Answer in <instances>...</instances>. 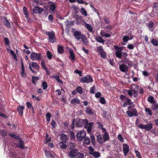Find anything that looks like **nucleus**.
Listing matches in <instances>:
<instances>
[{"mask_svg": "<svg viewBox=\"0 0 158 158\" xmlns=\"http://www.w3.org/2000/svg\"><path fill=\"white\" fill-rule=\"evenodd\" d=\"M152 128V123L148 124L145 125V129L147 131H149Z\"/></svg>", "mask_w": 158, "mask_h": 158, "instance_id": "obj_25", "label": "nucleus"}, {"mask_svg": "<svg viewBox=\"0 0 158 158\" xmlns=\"http://www.w3.org/2000/svg\"><path fill=\"white\" fill-rule=\"evenodd\" d=\"M39 79V78L38 77L33 76L32 78V82L33 83H35V81L38 80Z\"/></svg>", "mask_w": 158, "mask_h": 158, "instance_id": "obj_58", "label": "nucleus"}, {"mask_svg": "<svg viewBox=\"0 0 158 158\" xmlns=\"http://www.w3.org/2000/svg\"><path fill=\"white\" fill-rule=\"evenodd\" d=\"M9 135L12 138H14L16 139H19V137L16 135L10 133L9 134Z\"/></svg>", "mask_w": 158, "mask_h": 158, "instance_id": "obj_42", "label": "nucleus"}, {"mask_svg": "<svg viewBox=\"0 0 158 158\" xmlns=\"http://www.w3.org/2000/svg\"><path fill=\"white\" fill-rule=\"evenodd\" d=\"M96 40L98 42L102 44H104L105 40L103 39L102 37L100 36H97L95 38Z\"/></svg>", "mask_w": 158, "mask_h": 158, "instance_id": "obj_17", "label": "nucleus"}, {"mask_svg": "<svg viewBox=\"0 0 158 158\" xmlns=\"http://www.w3.org/2000/svg\"><path fill=\"white\" fill-rule=\"evenodd\" d=\"M100 35L102 36V37H109L111 35L110 34H109L108 33H106L105 32H102V31H101L100 32Z\"/></svg>", "mask_w": 158, "mask_h": 158, "instance_id": "obj_30", "label": "nucleus"}, {"mask_svg": "<svg viewBox=\"0 0 158 158\" xmlns=\"http://www.w3.org/2000/svg\"><path fill=\"white\" fill-rule=\"evenodd\" d=\"M23 11L24 14L25 15V17L28 18L29 14L27 9L25 7H24L23 8Z\"/></svg>", "mask_w": 158, "mask_h": 158, "instance_id": "obj_27", "label": "nucleus"}, {"mask_svg": "<svg viewBox=\"0 0 158 158\" xmlns=\"http://www.w3.org/2000/svg\"><path fill=\"white\" fill-rule=\"evenodd\" d=\"M91 140L93 144L94 145L95 143V137L92 134H90Z\"/></svg>", "mask_w": 158, "mask_h": 158, "instance_id": "obj_44", "label": "nucleus"}, {"mask_svg": "<svg viewBox=\"0 0 158 158\" xmlns=\"http://www.w3.org/2000/svg\"><path fill=\"white\" fill-rule=\"evenodd\" d=\"M0 134L3 136L4 137L6 135L7 133L4 130H0Z\"/></svg>", "mask_w": 158, "mask_h": 158, "instance_id": "obj_49", "label": "nucleus"}, {"mask_svg": "<svg viewBox=\"0 0 158 158\" xmlns=\"http://www.w3.org/2000/svg\"><path fill=\"white\" fill-rule=\"evenodd\" d=\"M128 109V110L126 111V113L129 117H131L133 116H138V112L135 108L134 105L129 106Z\"/></svg>", "mask_w": 158, "mask_h": 158, "instance_id": "obj_1", "label": "nucleus"}, {"mask_svg": "<svg viewBox=\"0 0 158 158\" xmlns=\"http://www.w3.org/2000/svg\"><path fill=\"white\" fill-rule=\"evenodd\" d=\"M73 34L74 37L77 40L81 39L84 35L82 34L80 31H74Z\"/></svg>", "mask_w": 158, "mask_h": 158, "instance_id": "obj_7", "label": "nucleus"}, {"mask_svg": "<svg viewBox=\"0 0 158 158\" xmlns=\"http://www.w3.org/2000/svg\"><path fill=\"white\" fill-rule=\"evenodd\" d=\"M31 65L33 67L35 68L38 71L39 70V66L35 62H32Z\"/></svg>", "mask_w": 158, "mask_h": 158, "instance_id": "obj_24", "label": "nucleus"}, {"mask_svg": "<svg viewBox=\"0 0 158 158\" xmlns=\"http://www.w3.org/2000/svg\"><path fill=\"white\" fill-rule=\"evenodd\" d=\"M60 138H61V140H67V135L64 134H62L60 135Z\"/></svg>", "mask_w": 158, "mask_h": 158, "instance_id": "obj_50", "label": "nucleus"}, {"mask_svg": "<svg viewBox=\"0 0 158 158\" xmlns=\"http://www.w3.org/2000/svg\"><path fill=\"white\" fill-rule=\"evenodd\" d=\"M151 43L154 46H158V40L156 39H153L151 41Z\"/></svg>", "mask_w": 158, "mask_h": 158, "instance_id": "obj_31", "label": "nucleus"}, {"mask_svg": "<svg viewBox=\"0 0 158 158\" xmlns=\"http://www.w3.org/2000/svg\"><path fill=\"white\" fill-rule=\"evenodd\" d=\"M152 108L154 110H156L158 109V104L154 102L152 105Z\"/></svg>", "mask_w": 158, "mask_h": 158, "instance_id": "obj_32", "label": "nucleus"}, {"mask_svg": "<svg viewBox=\"0 0 158 158\" xmlns=\"http://www.w3.org/2000/svg\"><path fill=\"white\" fill-rule=\"evenodd\" d=\"M30 58L32 61H34L36 60H39L41 58V54L40 53L37 54L33 52L30 55Z\"/></svg>", "mask_w": 158, "mask_h": 158, "instance_id": "obj_4", "label": "nucleus"}, {"mask_svg": "<svg viewBox=\"0 0 158 158\" xmlns=\"http://www.w3.org/2000/svg\"><path fill=\"white\" fill-rule=\"evenodd\" d=\"M94 125V123L93 122H90L85 124V127L87 129V131L88 133H90L91 130Z\"/></svg>", "mask_w": 158, "mask_h": 158, "instance_id": "obj_10", "label": "nucleus"}, {"mask_svg": "<svg viewBox=\"0 0 158 158\" xmlns=\"http://www.w3.org/2000/svg\"><path fill=\"white\" fill-rule=\"evenodd\" d=\"M47 54L48 58L49 60L51 59L52 55L51 52L49 51H48L47 52Z\"/></svg>", "mask_w": 158, "mask_h": 158, "instance_id": "obj_56", "label": "nucleus"}, {"mask_svg": "<svg viewBox=\"0 0 158 158\" xmlns=\"http://www.w3.org/2000/svg\"><path fill=\"white\" fill-rule=\"evenodd\" d=\"M47 35L48 36L49 39L50 41L52 43H54L56 40L54 32L52 33L49 32H47L46 33Z\"/></svg>", "mask_w": 158, "mask_h": 158, "instance_id": "obj_6", "label": "nucleus"}, {"mask_svg": "<svg viewBox=\"0 0 158 158\" xmlns=\"http://www.w3.org/2000/svg\"><path fill=\"white\" fill-rule=\"evenodd\" d=\"M51 116V114L50 113L48 112L46 114V117L47 118V120L48 122H49L50 121Z\"/></svg>", "mask_w": 158, "mask_h": 158, "instance_id": "obj_47", "label": "nucleus"}, {"mask_svg": "<svg viewBox=\"0 0 158 158\" xmlns=\"http://www.w3.org/2000/svg\"><path fill=\"white\" fill-rule=\"evenodd\" d=\"M82 19V17L79 15H77L76 17V23L77 24H78L79 23V20Z\"/></svg>", "mask_w": 158, "mask_h": 158, "instance_id": "obj_46", "label": "nucleus"}, {"mask_svg": "<svg viewBox=\"0 0 158 158\" xmlns=\"http://www.w3.org/2000/svg\"><path fill=\"white\" fill-rule=\"evenodd\" d=\"M81 39V40L83 44L85 45H86L88 43V40L84 35L82 37Z\"/></svg>", "mask_w": 158, "mask_h": 158, "instance_id": "obj_23", "label": "nucleus"}, {"mask_svg": "<svg viewBox=\"0 0 158 158\" xmlns=\"http://www.w3.org/2000/svg\"><path fill=\"white\" fill-rule=\"evenodd\" d=\"M100 54L101 55V57L104 59H105L106 57V54L105 53V52H104V51L101 52Z\"/></svg>", "mask_w": 158, "mask_h": 158, "instance_id": "obj_62", "label": "nucleus"}, {"mask_svg": "<svg viewBox=\"0 0 158 158\" xmlns=\"http://www.w3.org/2000/svg\"><path fill=\"white\" fill-rule=\"evenodd\" d=\"M45 152L46 156L47 157H54L52 155V154L49 152L47 151V150H45Z\"/></svg>", "mask_w": 158, "mask_h": 158, "instance_id": "obj_39", "label": "nucleus"}, {"mask_svg": "<svg viewBox=\"0 0 158 158\" xmlns=\"http://www.w3.org/2000/svg\"><path fill=\"white\" fill-rule=\"evenodd\" d=\"M100 102L102 104L106 103V102L105 98L103 97H101L100 99Z\"/></svg>", "mask_w": 158, "mask_h": 158, "instance_id": "obj_61", "label": "nucleus"}, {"mask_svg": "<svg viewBox=\"0 0 158 158\" xmlns=\"http://www.w3.org/2000/svg\"><path fill=\"white\" fill-rule=\"evenodd\" d=\"M147 100L150 103H154L153 102V97L152 96L148 97V98Z\"/></svg>", "mask_w": 158, "mask_h": 158, "instance_id": "obj_48", "label": "nucleus"}, {"mask_svg": "<svg viewBox=\"0 0 158 158\" xmlns=\"http://www.w3.org/2000/svg\"><path fill=\"white\" fill-rule=\"evenodd\" d=\"M23 141L21 139L20 140L19 143L17 144V147L23 149L24 148L23 146Z\"/></svg>", "mask_w": 158, "mask_h": 158, "instance_id": "obj_33", "label": "nucleus"}, {"mask_svg": "<svg viewBox=\"0 0 158 158\" xmlns=\"http://www.w3.org/2000/svg\"><path fill=\"white\" fill-rule=\"evenodd\" d=\"M41 64L42 67L45 70H47V68L45 67L44 65V60H42L41 61Z\"/></svg>", "mask_w": 158, "mask_h": 158, "instance_id": "obj_60", "label": "nucleus"}, {"mask_svg": "<svg viewBox=\"0 0 158 158\" xmlns=\"http://www.w3.org/2000/svg\"><path fill=\"white\" fill-rule=\"evenodd\" d=\"M43 11V9L42 8L39 6L35 7L33 9V12L34 13L39 14H41Z\"/></svg>", "mask_w": 158, "mask_h": 158, "instance_id": "obj_13", "label": "nucleus"}, {"mask_svg": "<svg viewBox=\"0 0 158 158\" xmlns=\"http://www.w3.org/2000/svg\"><path fill=\"white\" fill-rule=\"evenodd\" d=\"M71 103L73 104H79L80 101L77 98H74L71 101Z\"/></svg>", "mask_w": 158, "mask_h": 158, "instance_id": "obj_18", "label": "nucleus"}, {"mask_svg": "<svg viewBox=\"0 0 158 158\" xmlns=\"http://www.w3.org/2000/svg\"><path fill=\"white\" fill-rule=\"evenodd\" d=\"M145 111L147 114L150 116H151L152 114L151 110L148 108H145Z\"/></svg>", "mask_w": 158, "mask_h": 158, "instance_id": "obj_34", "label": "nucleus"}, {"mask_svg": "<svg viewBox=\"0 0 158 158\" xmlns=\"http://www.w3.org/2000/svg\"><path fill=\"white\" fill-rule=\"evenodd\" d=\"M17 111L18 112L19 115L22 116L23 114V110L24 109V106H21L19 105L17 108Z\"/></svg>", "mask_w": 158, "mask_h": 158, "instance_id": "obj_16", "label": "nucleus"}, {"mask_svg": "<svg viewBox=\"0 0 158 158\" xmlns=\"http://www.w3.org/2000/svg\"><path fill=\"white\" fill-rule=\"evenodd\" d=\"M83 154L78 152L75 158H83Z\"/></svg>", "mask_w": 158, "mask_h": 158, "instance_id": "obj_37", "label": "nucleus"}, {"mask_svg": "<svg viewBox=\"0 0 158 158\" xmlns=\"http://www.w3.org/2000/svg\"><path fill=\"white\" fill-rule=\"evenodd\" d=\"M95 86L94 85L91 87L90 89V92L92 94H94L95 92Z\"/></svg>", "mask_w": 158, "mask_h": 158, "instance_id": "obj_53", "label": "nucleus"}, {"mask_svg": "<svg viewBox=\"0 0 158 158\" xmlns=\"http://www.w3.org/2000/svg\"><path fill=\"white\" fill-rule=\"evenodd\" d=\"M26 104L28 108L29 109H31L33 111V112L34 113V109L33 107L32 106V105L31 103L29 102H27L26 103Z\"/></svg>", "mask_w": 158, "mask_h": 158, "instance_id": "obj_43", "label": "nucleus"}, {"mask_svg": "<svg viewBox=\"0 0 158 158\" xmlns=\"http://www.w3.org/2000/svg\"><path fill=\"white\" fill-rule=\"evenodd\" d=\"M53 77L56 79V80L59 83H60L61 84H62V81L60 79L59 77V76L57 75H55Z\"/></svg>", "mask_w": 158, "mask_h": 158, "instance_id": "obj_52", "label": "nucleus"}, {"mask_svg": "<svg viewBox=\"0 0 158 158\" xmlns=\"http://www.w3.org/2000/svg\"><path fill=\"white\" fill-rule=\"evenodd\" d=\"M85 27L87 28L90 31H93V28L92 26L89 24L86 23L84 21Z\"/></svg>", "mask_w": 158, "mask_h": 158, "instance_id": "obj_20", "label": "nucleus"}, {"mask_svg": "<svg viewBox=\"0 0 158 158\" xmlns=\"http://www.w3.org/2000/svg\"><path fill=\"white\" fill-rule=\"evenodd\" d=\"M97 51L100 53L104 51L103 47L102 46L98 47L97 48Z\"/></svg>", "mask_w": 158, "mask_h": 158, "instance_id": "obj_41", "label": "nucleus"}, {"mask_svg": "<svg viewBox=\"0 0 158 158\" xmlns=\"http://www.w3.org/2000/svg\"><path fill=\"white\" fill-rule=\"evenodd\" d=\"M66 24L67 26H72L73 24V21L69 22L68 20L66 22Z\"/></svg>", "mask_w": 158, "mask_h": 158, "instance_id": "obj_63", "label": "nucleus"}, {"mask_svg": "<svg viewBox=\"0 0 158 158\" xmlns=\"http://www.w3.org/2000/svg\"><path fill=\"white\" fill-rule=\"evenodd\" d=\"M52 3L49 6V9L52 11H54L56 7V5L55 3L51 2Z\"/></svg>", "mask_w": 158, "mask_h": 158, "instance_id": "obj_21", "label": "nucleus"}, {"mask_svg": "<svg viewBox=\"0 0 158 158\" xmlns=\"http://www.w3.org/2000/svg\"><path fill=\"white\" fill-rule=\"evenodd\" d=\"M121 62L124 64H127L130 67L132 65V62L128 60V59L126 57H125V58L123 59L121 61Z\"/></svg>", "mask_w": 158, "mask_h": 158, "instance_id": "obj_14", "label": "nucleus"}, {"mask_svg": "<svg viewBox=\"0 0 158 158\" xmlns=\"http://www.w3.org/2000/svg\"><path fill=\"white\" fill-rule=\"evenodd\" d=\"M89 154L91 155H93V156L95 158H97L99 157L100 156V154L97 152H89Z\"/></svg>", "mask_w": 158, "mask_h": 158, "instance_id": "obj_19", "label": "nucleus"}, {"mask_svg": "<svg viewBox=\"0 0 158 158\" xmlns=\"http://www.w3.org/2000/svg\"><path fill=\"white\" fill-rule=\"evenodd\" d=\"M103 139L104 142H105L109 139V135L107 132L105 133L103 136Z\"/></svg>", "mask_w": 158, "mask_h": 158, "instance_id": "obj_26", "label": "nucleus"}, {"mask_svg": "<svg viewBox=\"0 0 158 158\" xmlns=\"http://www.w3.org/2000/svg\"><path fill=\"white\" fill-rule=\"evenodd\" d=\"M123 151L124 156H127V153L129 151V147L127 144L125 143L123 144Z\"/></svg>", "mask_w": 158, "mask_h": 158, "instance_id": "obj_12", "label": "nucleus"}, {"mask_svg": "<svg viewBox=\"0 0 158 158\" xmlns=\"http://www.w3.org/2000/svg\"><path fill=\"white\" fill-rule=\"evenodd\" d=\"M64 49L63 47L61 46L58 45L57 47L58 52L59 53H62L64 52Z\"/></svg>", "mask_w": 158, "mask_h": 158, "instance_id": "obj_28", "label": "nucleus"}, {"mask_svg": "<svg viewBox=\"0 0 158 158\" xmlns=\"http://www.w3.org/2000/svg\"><path fill=\"white\" fill-rule=\"evenodd\" d=\"M118 139L119 140L122 142L124 141V139L121 134H119L117 136Z\"/></svg>", "mask_w": 158, "mask_h": 158, "instance_id": "obj_55", "label": "nucleus"}, {"mask_svg": "<svg viewBox=\"0 0 158 158\" xmlns=\"http://www.w3.org/2000/svg\"><path fill=\"white\" fill-rule=\"evenodd\" d=\"M78 151L77 149H73L69 152V156L71 158H75L78 152Z\"/></svg>", "mask_w": 158, "mask_h": 158, "instance_id": "obj_9", "label": "nucleus"}, {"mask_svg": "<svg viewBox=\"0 0 158 158\" xmlns=\"http://www.w3.org/2000/svg\"><path fill=\"white\" fill-rule=\"evenodd\" d=\"M69 53H70V56L69 58H70L73 61H74L75 60V56L73 52V50H69Z\"/></svg>", "mask_w": 158, "mask_h": 158, "instance_id": "obj_22", "label": "nucleus"}, {"mask_svg": "<svg viewBox=\"0 0 158 158\" xmlns=\"http://www.w3.org/2000/svg\"><path fill=\"white\" fill-rule=\"evenodd\" d=\"M97 140L100 143L103 142L102 137L100 135H99L97 136Z\"/></svg>", "mask_w": 158, "mask_h": 158, "instance_id": "obj_40", "label": "nucleus"}, {"mask_svg": "<svg viewBox=\"0 0 158 158\" xmlns=\"http://www.w3.org/2000/svg\"><path fill=\"white\" fill-rule=\"evenodd\" d=\"M42 86L43 87L44 89H47L48 87V85L47 83L45 81H44L42 82Z\"/></svg>", "mask_w": 158, "mask_h": 158, "instance_id": "obj_54", "label": "nucleus"}, {"mask_svg": "<svg viewBox=\"0 0 158 158\" xmlns=\"http://www.w3.org/2000/svg\"><path fill=\"white\" fill-rule=\"evenodd\" d=\"M80 11L82 15L85 16H86L87 15V12L84 8H81Z\"/></svg>", "mask_w": 158, "mask_h": 158, "instance_id": "obj_29", "label": "nucleus"}, {"mask_svg": "<svg viewBox=\"0 0 158 158\" xmlns=\"http://www.w3.org/2000/svg\"><path fill=\"white\" fill-rule=\"evenodd\" d=\"M81 82L88 83L93 81L92 77L90 75H87L86 77H84L81 78L80 80Z\"/></svg>", "mask_w": 158, "mask_h": 158, "instance_id": "obj_3", "label": "nucleus"}, {"mask_svg": "<svg viewBox=\"0 0 158 158\" xmlns=\"http://www.w3.org/2000/svg\"><path fill=\"white\" fill-rule=\"evenodd\" d=\"M51 125L53 128H55L56 127V124L54 119H52V121Z\"/></svg>", "mask_w": 158, "mask_h": 158, "instance_id": "obj_57", "label": "nucleus"}, {"mask_svg": "<svg viewBox=\"0 0 158 158\" xmlns=\"http://www.w3.org/2000/svg\"><path fill=\"white\" fill-rule=\"evenodd\" d=\"M85 111L87 114L89 115H93L95 113L94 110L89 106L86 107Z\"/></svg>", "mask_w": 158, "mask_h": 158, "instance_id": "obj_11", "label": "nucleus"}, {"mask_svg": "<svg viewBox=\"0 0 158 158\" xmlns=\"http://www.w3.org/2000/svg\"><path fill=\"white\" fill-rule=\"evenodd\" d=\"M88 121L87 119H82L79 120L78 122L76 123V125L77 127H82L83 125L85 126V124L88 123Z\"/></svg>", "mask_w": 158, "mask_h": 158, "instance_id": "obj_5", "label": "nucleus"}, {"mask_svg": "<svg viewBox=\"0 0 158 158\" xmlns=\"http://www.w3.org/2000/svg\"><path fill=\"white\" fill-rule=\"evenodd\" d=\"M123 52H120L118 51H116L115 52V54L116 56L118 58H121Z\"/></svg>", "mask_w": 158, "mask_h": 158, "instance_id": "obj_36", "label": "nucleus"}, {"mask_svg": "<svg viewBox=\"0 0 158 158\" xmlns=\"http://www.w3.org/2000/svg\"><path fill=\"white\" fill-rule=\"evenodd\" d=\"M22 72L21 73L22 77H23L25 78L26 77V75L25 73L24 69H21Z\"/></svg>", "mask_w": 158, "mask_h": 158, "instance_id": "obj_59", "label": "nucleus"}, {"mask_svg": "<svg viewBox=\"0 0 158 158\" xmlns=\"http://www.w3.org/2000/svg\"><path fill=\"white\" fill-rule=\"evenodd\" d=\"M84 143L86 144H89L90 143V140L89 138L85 137L84 138Z\"/></svg>", "mask_w": 158, "mask_h": 158, "instance_id": "obj_38", "label": "nucleus"}, {"mask_svg": "<svg viewBox=\"0 0 158 158\" xmlns=\"http://www.w3.org/2000/svg\"><path fill=\"white\" fill-rule=\"evenodd\" d=\"M59 145L60 148L62 149L66 148L67 147V143L66 141H61L59 143Z\"/></svg>", "mask_w": 158, "mask_h": 158, "instance_id": "obj_15", "label": "nucleus"}, {"mask_svg": "<svg viewBox=\"0 0 158 158\" xmlns=\"http://www.w3.org/2000/svg\"><path fill=\"white\" fill-rule=\"evenodd\" d=\"M129 40V37L127 36H125L123 38V42H127Z\"/></svg>", "mask_w": 158, "mask_h": 158, "instance_id": "obj_64", "label": "nucleus"}, {"mask_svg": "<svg viewBox=\"0 0 158 158\" xmlns=\"http://www.w3.org/2000/svg\"><path fill=\"white\" fill-rule=\"evenodd\" d=\"M76 90L79 94H81L83 92V89L80 86H78L76 88Z\"/></svg>", "mask_w": 158, "mask_h": 158, "instance_id": "obj_45", "label": "nucleus"}, {"mask_svg": "<svg viewBox=\"0 0 158 158\" xmlns=\"http://www.w3.org/2000/svg\"><path fill=\"white\" fill-rule=\"evenodd\" d=\"M119 68L120 71L125 73H127L128 71V67L124 64L120 65Z\"/></svg>", "mask_w": 158, "mask_h": 158, "instance_id": "obj_8", "label": "nucleus"}, {"mask_svg": "<svg viewBox=\"0 0 158 158\" xmlns=\"http://www.w3.org/2000/svg\"><path fill=\"white\" fill-rule=\"evenodd\" d=\"M114 48L117 51H118L119 52H121L123 50L122 48L116 46H114Z\"/></svg>", "mask_w": 158, "mask_h": 158, "instance_id": "obj_51", "label": "nucleus"}, {"mask_svg": "<svg viewBox=\"0 0 158 158\" xmlns=\"http://www.w3.org/2000/svg\"><path fill=\"white\" fill-rule=\"evenodd\" d=\"M86 135V132L84 131H81L78 132L76 136L77 140L79 141H81L84 138Z\"/></svg>", "mask_w": 158, "mask_h": 158, "instance_id": "obj_2", "label": "nucleus"}, {"mask_svg": "<svg viewBox=\"0 0 158 158\" xmlns=\"http://www.w3.org/2000/svg\"><path fill=\"white\" fill-rule=\"evenodd\" d=\"M7 51H10V53L13 56L15 60L17 59V56H16V55L13 50H12L11 49L9 50L8 49H7Z\"/></svg>", "mask_w": 158, "mask_h": 158, "instance_id": "obj_35", "label": "nucleus"}]
</instances>
